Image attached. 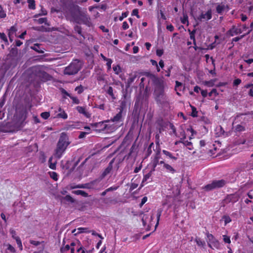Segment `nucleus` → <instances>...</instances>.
I'll return each mask as SVG.
<instances>
[{
  "label": "nucleus",
  "instance_id": "55",
  "mask_svg": "<svg viewBox=\"0 0 253 253\" xmlns=\"http://www.w3.org/2000/svg\"><path fill=\"white\" fill-rule=\"evenodd\" d=\"M182 86V84L178 82V81H176L175 82V90L176 91H180V89L179 88V87H181Z\"/></svg>",
  "mask_w": 253,
  "mask_h": 253
},
{
  "label": "nucleus",
  "instance_id": "12",
  "mask_svg": "<svg viewBox=\"0 0 253 253\" xmlns=\"http://www.w3.org/2000/svg\"><path fill=\"white\" fill-rule=\"evenodd\" d=\"M212 18V10L209 9L206 13L202 12L197 17V19L201 22L208 21Z\"/></svg>",
  "mask_w": 253,
  "mask_h": 253
},
{
  "label": "nucleus",
  "instance_id": "42",
  "mask_svg": "<svg viewBox=\"0 0 253 253\" xmlns=\"http://www.w3.org/2000/svg\"><path fill=\"white\" fill-rule=\"evenodd\" d=\"M154 147V143L152 142L151 143L149 146H148V148H147V156L148 157L149 156L152 152V148Z\"/></svg>",
  "mask_w": 253,
  "mask_h": 253
},
{
  "label": "nucleus",
  "instance_id": "52",
  "mask_svg": "<svg viewBox=\"0 0 253 253\" xmlns=\"http://www.w3.org/2000/svg\"><path fill=\"white\" fill-rule=\"evenodd\" d=\"M191 107H192L191 116L193 117H197L198 112L196 110V108L194 106H191Z\"/></svg>",
  "mask_w": 253,
  "mask_h": 253
},
{
  "label": "nucleus",
  "instance_id": "8",
  "mask_svg": "<svg viewBox=\"0 0 253 253\" xmlns=\"http://www.w3.org/2000/svg\"><path fill=\"white\" fill-rule=\"evenodd\" d=\"M225 184L226 181L223 179L214 180L211 183L206 185L204 189L207 191H210L215 188L222 187Z\"/></svg>",
  "mask_w": 253,
  "mask_h": 253
},
{
  "label": "nucleus",
  "instance_id": "9",
  "mask_svg": "<svg viewBox=\"0 0 253 253\" xmlns=\"http://www.w3.org/2000/svg\"><path fill=\"white\" fill-rule=\"evenodd\" d=\"M101 179H96L85 183L86 189L99 190L101 187Z\"/></svg>",
  "mask_w": 253,
  "mask_h": 253
},
{
  "label": "nucleus",
  "instance_id": "56",
  "mask_svg": "<svg viewBox=\"0 0 253 253\" xmlns=\"http://www.w3.org/2000/svg\"><path fill=\"white\" fill-rule=\"evenodd\" d=\"M75 91H77L78 94H81L83 92L84 88L82 85L77 86L75 88Z\"/></svg>",
  "mask_w": 253,
  "mask_h": 253
},
{
  "label": "nucleus",
  "instance_id": "30",
  "mask_svg": "<svg viewBox=\"0 0 253 253\" xmlns=\"http://www.w3.org/2000/svg\"><path fill=\"white\" fill-rule=\"evenodd\" d=\"M189 32L190 39L193 41V44L194 45H196V40H195V37L196 30H193L192 31H190V30H189Z\"/></svg>",
  "mask_w": 253,
  "mask_h": 253
},
{
  "label": "nucleus",
  "instance_id": "41",
  "mask_svg": "<svg viewBox=\"0 0 253 253\" xmlns=\"http://www.w3.org/2000/svg\"><path fill=\"white\" fill-rule=\"evenodd\" d=\"M222 219L224 221L225 225L231 221V219L228 215H224Z\"/></svg>",
  "mask_w": 253,
  "mask_h": 253
},
{
  "label": "nucleus",
  "instance_id": "23",
  "mask_svg": "<svg viewBox=\"0 0 253 253\" xmlns=\"http://www.w3.org/2000/svg\"><path fill=\"white\" fill-rule=\"evenodd\" d=\"M228 33L230 35V36H233L234 35L241 33V31L235 28V26H233V28L228 31Z\"/></svg>",
  "mask_w": 253,
  "mask_h": 253
},
{
  "label": "nucleus",
  "instance_id": "2",
  "mask_svg": "<svg viewBox=\"0 0 253 253\" xmlns=\"http://www.w3.org/2000/svg\"><path fill=\"white\" fill-rule=\"evenodd\" d=\"M162 211L163 210L162 209H158L156 211H153V213H145L142 214L141 218L143 225L144 227L147 226V227H146V229L147 230H149L150 229L151 227L153 226L154 224L153 219L155 214H156L157 222L155 226L154 230L156 229L159 223V221Z\"/></svg>",
  "mask_w": 253,
  "mask_h": 253
},
{
  "label": "nucleus",
  "instance_id": "7",
  "mask_svg": "<svg viewBox=\"0 0 253 253\" xmlns=\"http://www.w3.org/2000/svg\"><path fill=\"white\" fill-rule=\"evenodd\" d=\"M207 237L208 239V245L210 248L212 249H216L217 250H220L221 249L220 243L211 234L208 233L207 234Z\"/></svg>",
  "mask_w": 253,
  "mask_h": 253
},
{
  "label": "nucleus",
  "instance_id": "3",
  "mask_svg": "<svg viewBox=\"0 0 253 253\" xmlns=\"http://www.w3.org/2000/svg\"><path fill=\"white\" fill-rule=\"evenodd\" d=\"M70 144V142L69 141L68 135L65 133L62 132L60 135L55 150V157L58 159L61 158Z\"/></svg>",
  "mask_w": 253,
  "mask_h": 253
},
{
  "label": "nucleus",
  "instance_id": "57",
  "mask_svg": "<svg viewBox=\"0 0 253 253\" xmlns=\"http://www.w3.org/2000/svg\"><path fill=\"white\" fill-rule=\"evenodd\" d=\"M64 199L67 202L70 203H73L74 202V199L73 198L70 196V195H66Z\"/></svg>",
  "mask_w": 253,
  "mask_h": 253
},
{
  "label": "nucleus",
  "instance_id": "29",
  "mask_svg": "<svg viewBox=\"0 0 253 253\" xmlns=\"http://www.w3.org/2000/svg\"><path fill=\"white\" fill-rule=\"evenodd\" d=\"M113 69L116 75H119L122 72V69L119 65H114Z\"/></svg>",
  "mask_w": 253,
  "mask_h": 253
},
{
  "label": "nucleus",
  "instance_id": "16",
  "mask_svg": "<svg viewBox=\"0 0 253 253\" xmlns=\"http://www.w3.org/2000/svg\"><path fill=\"white\" fill-rule=\"evenodd\" d=\"M112 164H113V161H111L107 168L104 170V171L103 172L101 178L99 179H101V180L107 174H108L112 170Z\"/></svg>",
  "mask_w": 253,
  "mask_h": 253
},
{
  "label": "nucleus",
  "instance_id": "14",
  "mask_svg": "<svg viewBox=\"0 0 253 253\" xmlns=\"http://www.w3.org/2000/svg\"><path fill=\"white\" fill-rule=\"evenodd\" d=\"M76 109L80 114H83L86 118H90L91 114L86 110L85 107L78 106L76 107Z\"/></svg>",
  "mask_w": 253,
  "mask_h": 253
},
{
  "label": "nucleus",
  "instance_id": "34",
  "mask_svg": "<svg viewBox=\"0 0 253 253\" xmlns=\"http://www.w3.org/2000/svg\"><path fill=\"white\" fill-rule=\"evenodd\" d=\"M211 61L212 65L213 66V69L212 70H211L210 71H209V73L212 75H215V65L214 63L215 60L212 57H211Z\"/></svg>",
  "mask_w": 253,
  "mask_h": 253
},
{
  "label": "nucleus",
  "instance_id": "6",
  "mask_svg": "<svg viewBox=\"0 0 253 253\" xmlns=\"http://www.w3.org/2000/svg\"><path fill=\"white\" fill-rule=\"evenodd\" d=\"M110 121L107 120L98 123H95L92 124L91 126L92 127L96 128V130L99 131H104L108 132L114 129V127H112L111 125L107 124Z\"/></svg>",
  "mask_w": 253,
  "mask_h": 253
},
{
  "label": "nucleus",
  "instance_id": "46",
  "mask_svg": "<svg viewBox=\"0 0 253 253\" xmlns=\"http://www.w3.org/2000/svg\"><path fill=\"white\" fill-rule=\"evenodd\" d=\"M10 234H11L12 237L16 241L17 238H19L18 236H16V231L13 229H10L9 230Z\"/></svg>",
  "mask_w": 253,
  "mask_h": 253
},
{
  "label": "nucleus",
  "instance_id": "59",
  "mask_svg": "<svg viewBox=\"0 0 253 253\" xmlns=\"http://www.w3.org/2000/svg\"><path fill=\"white\" fill-rule=\"evenodd\" d=\"M70 249V246L69 245H66L64 247L61 249V252L64 253Z\"/></svg>",
  "mask_w": 253,
  "mask_h": 253
},
{
  "label": "nucleus",
  "instance_id": "5",
  "mask_svg": "<svg viewBox=\"0 0 253 253\" xmlns=\"http://www.w3.org/2000/svg\"><path fill=\"white\" fill-rule=\"evenodd\" d=\"M180 204V200L178 195L172 196L167 195L163 205H167L169 208H173L174 209H177Z\"/></svg>",
  "mask_w": 253,
  "mask_h": 253
},
{
  "label": "nucleus",
  "instance_id": "63",
  "mask_svg": "<svg viewBox=\"0 0 253 253\" xmlns=\"http://www.w3.org/2000/svg\"><path fill=\"white\" fill-rule=\"evenodd\" d=\"M241 80L240 79H235L233 82V85L237 86L241 83Z\"/></svg>",
  "mask_w": 253,
  "mask_h": 253
},
{
  "label": "nucleus",
  "instance_id": "38",
  "mask_svg": "<svg viewBox=\"0 0 253 253\" xmlns=\"http://www.w3.org/2000/svg\"><path fill=\"white\" fill-rule=\"evenodd\" d=\"M6 16V11L4 10L2 6L0 5V18H4Z\"/></svg>",
  "mask_w": 253,
  "mask_h": 253
},
{
  "label": "nucleus",
  "instance_id": "39",
  "mask_svg": "<svg viewBox=\"0 0 253 253\" xmlns=\"http://www.w3.org/2000/svg\"><path fill=\"white\" fill-rule=\"evenodd\" d=\"M235 130L237 132H241L245 130V127L242 125H238L235 126Z\"/></svg>",
  "mask_w": 253,
  "mask_h": 253
},
{
  "label": "nucleus",
  "instance_id": "33",
  "mask_svg": "<svg viewBox=\"0 0 253 253\" xmlns=\"http://www.w3.org/2000/svg\"><path fill=\"white\" fill-rule=\"evenodd\" d=\"M28 3V7L31 9H35L36 8L35 0H27Z\"/></svg>",
  "mask_w": 253,
  "mask_h": 253
},
{
  "label": "nucleus",
  "instance_id": "13",
  "mask_svg": "<svg viewBox=\"0 0 253 253\" xmlns=\"http://www.w3.org/2000/svg\"><path fill=\"white\" fill-rule=\"evenodd\" d=\"M239 199V196L238 194H230L228 195L224 200V202L226 204L228 203H235Z\"/></svg>",
  "mask_w": 253,
  "mask_h": 253
},
{
  "label": "nucleus",
  "instance_id": "36",
  "mask_svg": "<svg viewBox=\"0 0 253 253\" xmlns=\"http://www.w3.org/2000/svg\"><path fill=\"white\" fill-rule=\"evenodd\" d=\"M32 48L40 53H43L44 52L43 50L40 49V45L38 44H35L34 46L32 47Z\"/></svg>",
  "mask_w": 253,
  "mask_h": 253
},
{
  "label": "nucleus",
  "instance_id": "26",
  "mask_svg": "<svg viewBox=\"0 0 253 253\" xmlns=\"http://www.w3.org/2000/svg\"><path fill=\"white\" fill-rule=\"evenodd\" d=\"M151 164H152V171H155V170H156V167L157 166V165H159V161L158 160L156 159H153V160L152 161V162H151Z\"/></svg>",
  "mask_w": 253,
  "mask_h": 253
},
{
  "label": "nucleus",
  "instance_id": "60",
  "mask_svg": "<svg viewBox=\"0 0 253 253\" xmlns=\"http://www.w3.org/2000/svg\"><path fill=\"white\" fill-rule=\"evenodd\" d=\"M70 98L72 100L73 103L76 104H78L80 103V100L77 97L72 96Z\"/></svg>",
  "mask_w": 253,
  "mask_h": 253
},
{
  "label": "nucleus",
  "instance_id": "4",
  "mask_svg": "<svg viewBox=\"0 0 253 253\" xmlns=\"http://www.w3.org/2000/svg\"><path fill=\"white\" fill-rule=\"evenodd\" d=\"M81 68V63L78 60H75L66 67L64 74L72 75L77 74Z\"/></svg>",
  "mask_w": 253,
  "mask_h": 253
},
{
  "label": "nucleus",
  "instance_id": "31",
  "mask_svg": "<svg viewBox=\"0 0 253 253\" xmlns=\"http://www.w3.org/2000/svg\"><path fill=\"white\" fill-rule=\"evenodd\" d=\"M107 93L110 95L113 99H115L116 97L113 93V88L111 86H109L106 90Z\"/></svg>",
  "mask_w": 253,
  "mask_h": 253
},
{
  "label": "nucleus",
  "instance_id": "27",
  "mask_svg": "<svg viewBox=\"0 0 253 253\" xmlns=\"http://www.w3.org/2000/svg\"><path fill=\"white\" fill-rule=\"evenodd\" d=\"M35 21L37 22L39 24H42L44 23L45 25L49 26V24L47 23V20L46 18H40L38 19H35Z\"/></svg>",
  "mask_w": 253,
  "mask_h": 253
},
{
  "label": "nucleus",
  "instance_id": "61",
  "mask_svg": "<svg viewBox=\"0 0 253 253\" xmlns=\"http://www.w3.org/2000/svg\"><path fill=\"white\" fill-rule=\"evenodd\" d=\"M128 12H123L122 15L119 17L120 21H122L124 18L128 16Z\"/></svg>",
  "mask_w": 253,
  "mask_h": 253
},
{
  "label": "nucleus",
  "instance_id": "1",
  "mask_svg": "<svg viewBox=\"0 0 253 253\" xmlns=\"http://www.w3.org/2000/svg\"><path fill=\"white\" fill-rule=\"evenodd\" d=\"M72 20L78 24H84L88 26L91 25L90 18L86 12L81 10V7L77 5L72 4L70 7Z\"/></svg>",
  "mask_w": 253,
  "mask_h": 253
},
{
  "label": "nucleus",
  "instance_id": "45",
  "mask_svg": "<svg viewBox=\"0 0 253 253\" xmlns=\"http://www.w3.org/2000/svg\"><path fill=\"white\" fill-rule=\"evenodd\" d=\"M71 189H75V188H83V189H86V186L85 183L84 184H79L78 185H76L74 186H71Z\"/></svg>",
  "mask_w": 253,
  "mask_h": 253
},
{
  "label": "nucleus",
  "instance_id": "25",
  "mask_svg": "<svg viewBox=\"0 0 253 253\" xmlns=\"http://www.w3.org/2000/svg\"><path fill=\"white\" fill-rule=\"evenodd\" d=\"M137 75L135 74L130 75L127 81V84L130 85L134 81Z\"/></svg>",
  "mask_w": 253,
  "mask_h": 253
},
{
  "label": "nucleus",
  "instance_id": "53",
  "mask_svg": "<svg viewBox=\"0 0 253 253\" xmlns=\"http://www.w3.org/2000/svg\"><path fill=\"white\" fill-rule=\"evenodd\" d=\"M0 39L3 41L5 42H8L6 36L3 33H0Z\"/></svg>",
  "mask_w": 253,
  "mask_h": 253
},
{
  "label": "nucleus",
  "instance_id": "40",
  "mask_svg": "<svg viewBox=\"0 0 253 253\" xmlns=\"http://www.w3.org/2000/svg\"><path fill=\"white\" fill-rule=\"evenodd\" d=\"M195 241L198 246L203 247L206 244L205 242L201 240L200 238H196Z\"/></svg>",
  "mask_w": 253,
  "mask_h": 253
},
{
  "label": "nucleus",
  "instance_id": "21",
  "mask_svg": "<svg viewBox=\"0 0 253 253\" xmlns=\"http://www.w3.org/2000/svg\"><path fill=\"white\" fill-rule=\"evenodd\" d=\"M72 193L77 195H81L84 197H87L88 196V193L86 192L81 190H74L72 191Z\"/></svg>",
  "mask_w": 253,
  "mask_h": 253
},
{
  "label": "nucleus",
  "instance_id": "48",
  "mask_svg": "<svg viewBox=\"0 0 253 253\" xmlns=\"http://www.w3.org/2000/svg\"><path fill=\"white\" fill-rule=\"evenodd\" d=\"M119 186L114 185L106 189V192H111L117 190Z\"/></svg>",
  "mask_w": 253,
  "mask_h": 253
},
{
  "label": "nucleus",
  "instance_id": "47",
  "mask_svg": "<svg viewBox=\"0 0 253 253\" xmlns=\"http://www.w3.org/2000/svg\"><path fill=\"white\" fill-rule=\"evenodd\" d=\"M74 30L77 33H78L79 35L82 36V28L80 26H79V25H76L75 27H74Z\"/></svg>",
  "mask_w": 253,
  "mask_h": 253
},
{
  "label": "nucleus",
  "instance_id": "11",
  "mask_svg": "<svg viewBox=\"0 0 253 253\" xmlns=\"http://www.w3.org/2000/svg\"><path fill=\"white\" fill-rule=\"evenodd\" d=\"M154 84L155 85V94L164 92L165 83L163 80L157 79L155 80Z\"/></svg>",
  "mask_w": 253,
  "mask_h": 253
},
{
  "label": "nucleus",
  "instance_id": "10",
  "mask_svg": "<svg viewBox=\"0 0 253 253\" xmlns=\"http://www.w3.org/2000/svg\"><path fill=\"white\" fill-rule=\"evenodd\" d=\"M155 94L156 100L158 103L161 104L162 106H167L169 104L168 97L164 92L159 93Z\"/></svg>",
  "mask_w": 253,
  "mask_h": 253
},
{
  "label": "nucleus",
  "instance_id": "35",
  "mask_svg": "<svg viewBox=\"0 0 253 253\" xmlns=\"http://www.w3.org/2000/svg\"><path fill=\"white\" fill-rule=\"evenodd\" d=\"M52 157H50L48 160L49 167L52 169H56V162L55 161L52 163Z\"/></svg>",
  "mask_w": 253,
  "mask_h": 253
},
{
  "label": "nucleus",
  "instance_id": "44",
  "mask_svg": "<svg viewBox=\"0 0 253 253\" xmlns=\"http://www.w3.org/2000/svg\"><path fill=\"white\" fill-rule=\"evenodd\" d=\"M46 14H47V11L45 9H44L43 8H42L41 12H40L38 14L35 15H34V17L37 18V17H38L40 16L45 15Z\"/></svg>",
  "mask_w": 253,
  "mask_h": 253
},
{
  "label": "nucleus",
  "instance_id": "58",
  "mask_svg": "<svg viewBox=\"0 0 253 253\" xmlns=\"http://www.w3.org/2000/svg\"><path fill=\"white\" fill-rule=\"evenodd\" d=\"M223 240L225 243L230 244L231 243L230 237L226 235H223Z\"/></svg>",
  "mask_w": 253,
  "mask_h": 253
},
{
  "label": "nucleus",
  "instance_id": "24",
  "mask_svg": "<svg viewBox=\"0 0 253 253\" xmlns=\"http://www.w3.org/2000/svg\"><path fill=\"white\" fill-rule=\"evenodd\" d=\"M27 117V111H24L21 112V118L19 120V122L20 124H23V122L26 119Z\"/></svg>",
  "mask_w": 253,
  "mask_h": 253
},
{
  "label": "nucleus",
  "instance_id": "15",
  "mask_svg": "<svg viewBox=\"0 0 253 253\" xmlns=\"http://www.w3.org/2000/svg\"><path fill=\"white\" fill-rule=\"evenodd\" d=\"M72 233L76 235L83 233H90V230H89L88 228L79 227L77 229L73 230Z\"/></svg>",
  "mask_w": 253,
  "mask_h": 253
},
{
  "label": "nucleus",
  "instance_id": "20",
  "mask_svg": "<svg viewBox=\"0 0 253 253\" xmlns=\"http://www.w3.org/2000/svg\"><path fill=\"white\" fill-rule=\"evenodd\" d=\"M16 31H17V29L14 26H12L9 30L8 37H9V40L11 42L12 41V40H13L12 38H13V35L14 34H15Z\"/></svg>",
  "mask_w": 253,
  "mask_h": 253
},
{
  "label": "nucleus",
  "instance_id": "43",
  "mask_svg": "<svg viewBox=\"0 0 253 253\" xmlns=\"http://www.w3.org/2000/svg\"><path fill=\"white\" fill-rule=\"evenodd\" d=\"M50 176L55 181H57L58 180V174L56 172L52 171L49 172Z\"/></svg>",
  "mask_w": 253,
  "mask_h": 253
},
{
  "label": "nucleus",
  "instance_id": "17",
  "mask_svg": "<svg viewBox=\"0 0 253 253\" xmlns=\"http://www.w3.org/2000/svg\"><path fill=\"white\" fill-rule=\"evenodd\" d=\"M111 121L116 123L122 122V110H121L120 111L111 119Z\"/></svg>",
  "mask_w": 253,
  "mask_h": 253
},
{
  "label": "nucleus",
  "instance_id": "37",
  "mask_svg": "<svg viewBox=\"0 0 253 253\" xmlns=\"http://www.w3.org/2000/svg\"><path fill=\"white\" fill-rule=\"evenodd\" d=\"M154 171H152V169L147 174L144 175V177L142 180V182L144 183L145 182H146L151 176L152 173Z\"/></svg>",
  "mask_w": 253,
  "mask_h": 253
},
{
  "label": "nucleus",
  "instance_id": "22",
  "mask_svg": "<svg viewBox=\"0 0 253 253\" xmlns=\"http://www.w3.org/2000/svg\"><path fill=\"white\" fill-rule=\"evenodd\" d=\"M163 153L167 157L174 160H176L177 159V157L173 156V155L170 152L167 151L166 150H163L162 151Z\"/></svg>",
  "mask_w": 253,
  "mask_h": 253
},
{
  "label": "nucleus",
  "instance_id": "49",
  "mask_svg": "<svg viewBox=\"0 0 253 253\" xmlns=\"http://www.w3.org/2000/svg\"><path fill=\"white\" fill-rule=\"evenodd\" d=\"M150 62L153 66L156 67L157 71L160 72V68L158 65L157 62L153 59H151Z\"/></svg>",
  "mask_w": 253,
  "mask_h": 253
},
{
  "label": "nucleus",
  "instance_id": "51",
  "mask_svg": "<svg viewBox=\"0 0 253 253\" xmlns=\"http://www.w3.org/2000/svg\"><path fill=\"white\" fill-rule=\"evenodd\" d=\"M18 247L19 248L20 250H22L23 247H22V242L21 241V239L20 238H17L16 241Z\"/></svg>",
  "mask_w": 253,
  "mask_h": 253
},
{
  "label": "nucleus",
  "instance_id": "64",
  "mask_svg": "<svg viewBox=\"0 0 253 253\" xmlns=\"http://www.w3.org/2000/svg\"><path fill=\"white\" fill-rule=\"evenodd\" d=\"M76 126H77V125L75 124H68L66 126V128L67 129H72V128H75L76 127Z\"/></svg>",
  "mask_w": 253,
  "mask_h": 253
},
{
  "label": "nucleus",
  "instance_id": "32",
  "mask_svg": "<svg viewBox=\"0 0 253 253\" xmlns=\"http://www.w3.org/2000/svg\"><path fill=\"white\" fill-rule=\"evenodd\" d=\"M56 118H62L64 120L67 119L68 115L64 111L61 113H58L56 116Z\"/></svg>",
  "mask_w": 253,
  "mask_h": 253
},
{
  "label": "nucleus",
  "instance_id": "28",
  "mask_svg": "<svg viewBox=\"0 0 253 253\" xmlns=\"http://www.w3.org/2000/svg\"><path fill=\"white\" fill-rule=\"evenodd\" d=\"M183 144L186 146L187 148L190 150H192L193 149V147L192 145V143L191 141H188V140H183Z\"/></svg>",
  "mask_w": 253,
  "mask_h": 253
},
{
  "label": "nucleus",
  "instance_id": "50",
  "mask_svg": "<svg viewBox=\"0 0 253 253\" xmlns=\"http://www.w3.org/2000/svg\"><path fill=\"white\" fill-rule=\"evenodd\" d=\"M41 116L44 119H48L50 116V114L49 112H42L41 114Z\"/></svg>",
  "mask_w": 253,
  "mask_h": 253
},
{
  "label": "nucleus",
  "instance_id": "18",
  "mask_svg": "<svg viewBox=\"0 0 253 253\" xmlns=\"http://www.w3.org/2000/svg\"><path fill=\"white\" fill-rule=\"evenodd\" d=\"M227 5L221 3L220 4H218L216 7V10L217 13L219 14H222L223 11L225 10L226 8H227Z\"/></svg>",
  "mask_w": 253,
  "mask_h": 253
},
{
  "label": "nucleus",
  "instance_id": "19",
  "mask_svg": "<svg viewBox=\"0 0 253 253\" xmlns=\"http://www.w3.org/2000/svg\"><path fill=\"white\" fill-rule=\"evenodd\" d=\"M164 169L168 172L174 173L176 172L175 169L170 165L168 164H165Z\"/></svg>",
  "mask_w": 253,
  "mask_h": 253
},
{
  "label": "nucleus",
  "instance_id": "54",
  "mask_svg": "<svg viewBox=\"0 0 253 253\" xmlns=\"http://www.w3.org/2000/svg\"><path fill=\"white\" fill-rule=\"evenodd\" d=\"M106 66L107 67V70H110L111 69V64L113 62V61L111 59H109L107 61H106Z\"/></svg>",
  "mask_w": 253,
  "mask_h": 253
},
{
  "label": "nucleus",
  "instance_id": "62",
  "mask_svg": "<svg viewBox=\"0 0 253 253\" xmlns=\"http://www.w3.org/2000/svg\"><path fill=\"white\" fill-rule=\"evenodd\" d=\"M7 249L12 253H14L15 252L14 248L10 244H8Z\"/></svg>",
  "mask_w": 253,
  "mask_h": 253
}]
</instances>
